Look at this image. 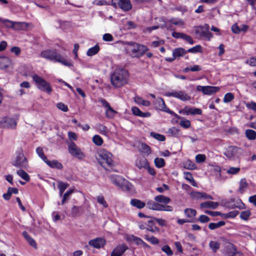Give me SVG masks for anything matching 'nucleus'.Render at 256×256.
<instances>
[{
    "label": "nucleus",
    "mask_w": 256,
    "mask_h": 256,
    "mask_svg": "<svg viewBox=\"0 0 256 256\" xmlns=\"http://www.w3.org/2000/svg\"><path fill=\"white\" fill-rule=\"evenodd\" d=\"M128 79V72L122 66H116L110 74V82L115 88L124 86L127 84Z\"/></svg>",
    "instance_id": "1"
},
{
    "label": "nucleus",
    "mask_w": 256,
    "mask_h": 256,
    "mask_svg": "<svg viewBox=\"0 0 256 256\" xmlns=\"http://www.w3.org/2000/svg\"><path fill=\"white\" fill-rule=\"evenodd\" d=\"M96 158L99 164L107 170H110L114 166L112 154L106 150H100Z\"/></svg>",
    "instance_id": "2"
},
{
    "label": "nucleus",
    "mask_w": 256,
    "mask_h": 256,
    "mask_svg": "<svg viewBox=\"0 0 256 256\" xmlns=\"http://www.w3.org/2000/svg\"><path fill=\"white\" fill-rule=\"evenodd\" d=\"M41 56L55 62L69 64L66 58L60 54L56 50L48 49L44 50L41 52Z\"/></svg>",
    "instance_id": "3"
},
{
    "label": "nucleus",
    "mask_w": 256,
    "mask_h": 256,
    "mask_svg": "<svg viewBox=\"0 0 256 256\" xmlns=\"http://www.w3.org/2000/svg\"><path fill=\"white\" fill-rule=\"evenodd\" d=\"M242 154V150L234 146H228L224 152V154L230 160L238 158Z\"/></svg>",
    "instance_id": "4"
},
{
    "label": "nucleus",
    "mask_w": 256,
    "mask_h": 256,
    "mask_svg": "<svg viewBox=\"0 0 256 256\" xmlns=\"http://www.w3.org/2000/svg\"><path fill=\"white\" fill-rule=\"evenodd\" d=\"M209 25L208 24L196 26L194 27L195 34L200 38H203L210 40L212 37V34L209 31Z\"/></svg>",
    "instance_id": "5"
},
{
    "label": "nucleus",
    "mask_w": 256,
    "mask_h": 256,
    "mask_svg": "<svg viewBox=\"0 0 256 256\" xmlns=\"http://www.w3.org/2000/svg\"><path fill=\"white\" fill-rule=\"evenodd\" d=\"M32 78L40 90L48 94H50L52 92V88L50 84L42 77L34 74Z\"/></svg>",
    "instance_id": "6"
},
{
    "label": "nucleus",
    "mask_w": 256,
    "mask_h": 256,
    "mask_svg": "<svg viewBox=\"0 0 256 256\" xmlns=\"http://www.w3.org/2000/svg\"><path fill=\"white\" fill-rule=\"evenodd\" d=\"M68 150L69 153L72 156L76 158L79 160H83L86 157L85 154L74 142H71L69 144L68 146Z\"/></svg>",
    "instance_id": "7"
},
{
    "label": "nucleus",
    "mask_w": 256,
    "mask_h": 256,
    "mask_svg": "<svg viewBox=\"0 0 256 256\" xmlns=\"http://www.w3.org/2000/svg\"><path fill=\"white\" fill-rule=\"evenodd\" d=\"M12 164L16 167L24 169H26L28 166L27 159L22 152H20L17 154L16 159L12 161Z\"/></svg>",
    "instance_id": "8"
},
{
    "label": "nucleus",
    "mask_w": 256,
    "mask_h": 256,
    "mask_svg": "<svg viewBox=\"0 0 256 256\" xmlns=\"http://www.w3.org/2000/svg\"><path fill=\"white\" fill-rule=\"evenodd\" d=\"M16 124V120L10 117H4L0 120V128H3L15 129Z\"/></svg>",
    "instance_id": "9"
},
{
    "label": "nucleus",
    "mask_w": 256,
    "mask_h": 256,
    "mask_svg": "<svg viewBox=\"0 0 256 256\" xmlns=\"http://www.w3.org/2000/svg\"><path fill=\"white\" fill-rule=\"evenodd\" d=\"M165 96L169 97H174L182 101H186L190 100V96L185 92L182 90H172L170 92H167L165 94Z\"/></svg>",
    "instance_id": "10"
},
{
    "label": "nucleus",
    "mask_w": 256,
    "mask_h": 256,
    "mask_svg": "<svg viewBox=\"0 0 256 256\" xmlns=\"http://www.w3.org/2000/svg\"><path fill=\"white\" fill-rule=\"evenodd\" d=\"M148 50V48L146 46L134 43L132 44V52L134 56L139 57L142 56Z\"/></svg>",
    "instance_id": "11"
},
{
    "label": "nucleus",
    "mask_w": 256,
    "mask_h": 256,
    "mask_svg": "<svg viewBox=\"0 0 256 256\" xmlns=\"http://www.w3.org/2000/svg\"><path fill=\"white\" fill-rule=\"evenodd\" d=\"M102 106L106 108V116L108 118H114L115 114H117V112L114 110L110 106L109 103L104 99L100 98L98 100Z\"/></svg>",
    "instance_id": "12"
},
{
    "label": "nucleus",
    "mask_w": 256,
    "mask_h": 256,
    "mask_svg": "<svg viewBox=\"0 0 256 256\" xmlns=\"http://www.w3.org/2000/svg\"><path fill=\"white\" fill-rule=\"evenodd\" d=\"M196 89L204 94L210 95L218 92L220 88L218 86H198Z\"/></svg>",
    "instance_id": "13"
},
{
    "label": "nucleus",
    "mask_w": 256,
    "mask_h": 256,
    "mask_svg": "<svg viewBox=\"0 0 256 256\" xmlns=\"http://www.w3.org/2000/svg\"><path fill=\"white\" fill-rule=\"evenodd\" d=\"M179 112L180 114H184L186 115L189 114H202V110L200 108H192L190 106H185L184 108L182 110H180Z\"/></svg>",
    "instance_id": "14"
},
{
    "label": "nucleus",
    "mask_w": 256,
    "mask_h": 256,
    "mask_svg": "<svg viewBox=\"0 0 256 256\" xmlns=\"http://www.w3.org/2000/svg\"><path fill=\"white\" fill-rule=\"evenodd\" d=\"M186 52V50L182 48H175L172 52V58H166V60L168 62H172L174 59L184 56Z\"/></svg>",
    "instance_id": "15"
},
{
    "label": "nucleus",
    "mask_w": 256,
    "mask_h": 256,
    "mask_svg": "<svg viewBox=\"0 0 256 256\" xmlns=\"http://www.w3.org/2000/svg\"><path fill=\"white\" fill-rule=\"evenodd\" d=\"M128 248L126 244L118 245L113 250L110 256H122Z\"/></svg>",
    "instance_id": "16"
},
{
    "label": "nucleus",
    "mask_w": 256,
    "mask_h": 256,
    "mask_svg": "<svg viewBox=\"0 0 256 256\" xmlns=\"http://www.w3.org/2000/svg\"><path fill=\"white\" fill-rule=\"evenodd\" d=\"M88 244L94 248H100L106 244V241L104 238H97L90 240L88 242Z\"/></svg>",
    "instance_id": "17"
},
{
    "label": "nucleus",
    "mask_w": 256,
    "mask_h": 256,
    "mask_svg": "<svg viewBox=\"0 0 256 256\" xmlns=\"http://www.w3.org/2000/svg\"><path fill=\"white\" fill-rule=\"evenodd\" d=\"M226 254L228 256H244L242 252L237 251L236 246L232 244L227 246Z\"/></svg>",
    "instance_id": "18"
},
{
    "label": "nucleus",
    "mask_w": 256,
    "mask_h": 256,
    "mask_svg": "<svg viewBox=\"0 0 256 256\" xmlns=\"http://www.w3.org/2000/svg\"><path fill=\"white\" fill-rule=\"evenodd\" d=\"M84 206H73L71 208L70 215L72 217H76L80 216L84 212Z\"/></svg>",
    "instance_id": "19"
},
{
    "label": "nucleus",
    "mask_w": 256,
    "mask_h": 256,
    "mask_svg": "<svg viewBox=\"0 0 256 256\" xmlns=\"http://www.w3.org/2000/svg\"><path fill=\"white\" fill-rule=\"evenodd\" d=\"M110 180L113 184L118 187H122V182H124V180L121 176L116 175L111 176H110Z\"/></svg>",
    "instance_id": "20"
},
{
    "label": "nucleus",
    "mask_w": 256,
    "mask_h": 256,
    "mask_svg": "<svg viewBox=\"0 0 256 256\" xmlns=\"http://www.w3.org/2000/svg\"><path fill=\"white\" fill-rule=\"evenodd\" d=\"M132 114L136 116L142 118H148L150 116V113L149 112H143L138 108L134 106L132 108Z\"/></svg>",
    "instance_id": "21"
},
{
    "label": "nucleus",
    "mask_w": 256,
    "mask_h": 256,
    "mask_svg": "<svg viewBox=\"0 0 256 256\" xmlns=\"http://www.w3.org/2000/svg\"><path fill=\"white\" fill-rule=\"evenodd\" d=\"M44 162L50 168H57L58 170H62L63 168L62 164L56 160H52V161L46 159Z\"/></svg>",
    "instance_id": "22"
},
{
    "label": "nucleus",
    "mask_w": 256,
    "mask_h": 256,
    "mask_svg": "<svg viewBox=\"0 0 256 256\" xmlns=\"http://www.w3.org/2000/svg\"><path fill=\"white\" fill-rule=\"evenodd\" d=\"M136 166L139 168H146L148 167V162L145 158H140L138 159L136 162Z\"/></svg>",
    "instance_id": "23"
},
{
    "label": "nucleus",
    "mask_w": 256,
    "mask_h": 256,
    "mask_svg": "<svg viewBox=\"0 0 256 256\" xmlns=\"http://www.w3.org/2000/svg\"><path fill=\"white\" fill-rule=\"evenodd\" d=\"M154 103L155 108L158 110L164 111L166 108L164 100L162 98H158Z\"/></svg>",
    "instance_id": "24"
},
{
    "label": "nucleus",
    "mask_w": 256,
    "mask_h": 256,
    "mask_svg": "<svg viewBox=\"0 0 256 256\" xmlns=\"http://www.w3.org/2000/svg\"><path fill=\"white\" fill-rule=\"evenodd\" d=\"M29 24L26 22H14L12 28L14 30H24L28 26Z\"/></svg>",
    "instance_id": "25"
},
{
    "label": "nucleus",
    "mask_w": 256,
    "mask_h": 256,
    "mask_svg": "<svg viewBox=\"0 0 256 256\" xmlns=\"http://www.w3.org/2000/svg\"><path fill=\"white\" fill-rule=\"evenodd\" d=\"M219 206V204L218 202H202L200 204V208H212V209H216Z\"/></svg>",
    "instance_id": "26"
},
{
    "label": "nucleus",
    "mask_w": 256,
    "mask_h": 256,
    "mask_svg": "<svg viewBox=\"0 0 256 256\" xmlns=\"http://www.w3.org/2000/svg\"><path fill=\"white\" fill-rule=\"evenodd\" d=\"M130 204L140 209L144 207L146 204L138 199H132L130 200Z\"/></svg>",
    "instance_id": "27"
},
{
    "label": "nucleus",
    "mask_w": 256,
    "mask_h": 256,
    "mask_svg": "<svg viewBox=\"0 0 256 256\" xmlns=\"http://www.w3.org/2000/svg\"><path fill=\"white\" fill-rule=\"evenodd\" d=\"M126 240L130 242H134L138 246H141L142 240L137 236L134 235H130L126 237Z\"/></svg>",
    "instance_id": "28"
},
{
    "label": "nucleus",
    "mask_w": 256,
    "mask_h": 256,
    "mask_svg": "<svg viewBox=\"0 0 256 256\" xmlns=\"http://www.w3.org/2000/svg\"><path fill=\"white\" fill-rule=\"evenodd\" d=\"M154 200L158 202L164 203V204H168L170 200L169 198L164 195L157 196L154 198Z\"/></svg>",
    "instance_id": "29"
},
{
    "label": "nucleus",
    "mask_w": 256,
    "mask_h": 256,
    "mask_svg": "<svg viewBox=\"0 0 256 256\" xmlns=\"http://www.w3.org/2000/svg\"><path fill=\"white\" fill-rule=\"evenodd\" d=\"M22 234L28 244L34 248H36V244L35 240L30 236L26 232H24Z\"/></svg>",
    "instance_id": "30"
},
{
    "label": "nucleus",
    "mask_w": 256,
    "mask_h": 256,
    "mask_svg": "<svg viewBox=\"0 0 256 256\" xmlns=\"http://www.w3.org/2000/svg\"><path fill=\"white\" fill-rule=\"evenodd\" d=\"M146 229L152 232H159L160 231L159 228L154 226V222L152 220L148 221V226Z\"/></svg>",
    "instance_id": "31"
},
{
    "label": "nucleus",
    "mask_w": 256,
    "mask_h": 256,
    "mask_svg": "<svg viewBox=\"0 0 256 256\" xmlns=\"http://www.w3.org/2000/svg\"><path fill=\"white\" fill-rule=\"evenodd\" d=\"M16 174L18 176H20L26 182L30 181V177L29 175L22 168L18 170L16 172Z\"/></svg>",
    "instance_id": "32"
},
{
    "label": "nucleus",
    "mask_w": 256,
    "mask_h": 256,
    "mask_svg": "<svg viewBox=\"0 0 256 256\" xmlns=\"http://www.w3.org/2000/svg\"><path fill=\"white\" fill-rule=\"evenodd\" d=\"M226 222L224 221H220L217 223L212 222L209 224L208 228L211 230H214L224 226Z\"/></svg>",
    "instance_id": "33"
},
{
    "label": "nucleus",
    "mask_w": 256,
    "mask_h": 256,
    "mask_svg": "<svg viewBox=\"0 0 256 256\" xmlns=\"http://www.w3.org/2000/svg\"><path fill=\"white\" fill-rule=\"evenodd\" d=\"M100 50V47L98 44L89 48L87 51L86 54L88 56H92L96 54Z\"/></svg>",
    "instance_id": "34"
},
{
    "label": "nucleus",
    "mask_w": 256,
    "mask_h": 256,
    "mask_svg": "<svg viewBox=\"0 0 256 256\" xmlns=\"http://www.w3.org/2000/svg\"><path fill=\"white\" fill-rule=\"evenodd\" d=\"M246 138L250 140H254L256 138V132L252 130L248 129L246 130Z\"/></svg>",
    "instance_id": "35"
},
{
    "label": "nucleus",
    "mask_w": 256,
    "mask_h": 256,
    "mask_svg": "<svg viewBox=\"0 0 256 256\" xmlns=\"http://www.w3.org/2000/svg\"><path fill=\"white\" fill-rule=\"evenodd\" d=\"M135 102L138 104H142V106H148L150 105V102L142 98L139 96H136L134 98Z\"/></svg>",
    "instance_id": "36"
},
{
    "label": "nucleus",
    "mask_w": 256,
    "mask_h": 256,
    "mask_svg": "<svg viewBox=\"0 0 256 256\" xmlns=\"http://www.w3.org/2000/svg\"><path fill=\"white\" fill-rule=\"evenodd\" d=\"M209 246L214 252H216L220 248V244L216 241L212 240L209 243Z\"/></svg>",
    "instance_id": "37"
},
{
    "label": "nucleus",
    "mask_w": 256,
    "mask_h": 256,
    "mask_svg": "<svg viewBox=\"0 0 256 256\" xmlns=\"http://www.w3.org/2000/svg\"><path fill=\"white\" fill-rule=\"evenodd\" d=\"M248 187V184L245 178L242 179L240 182L238 191L240 194H243Z\"/></svg>",
    "instance_id": "38"
},
{
    "label": "nucleus",
    "mask_w": 256,
    "mask_h": 256,
    "mask_svg": "<svg viewBox=\"0 0 256 256\" xmlns=\"http://www.w3.org/2000/svg\"><path fill=\"white\" fill-rule=\"evenodd\" d=\"M184 214L189 218H194L196 214V211L192 208H186L184 210Z\"/></svg>",
    "instance_id": "39"
},
{
    "label": "nucleus",
    "mask_w": 256,
    "mask_h": 256,
    "mask_svg": "<svg viewBox=\"0 0 256 256\" xmlns=\"http://www.w3.org/2000/svg\"><path fill=\"white\" fill-rule=\"evenodd\" d=\"M140 150L142 152L148 155L151 152V150L150 147L144 143H142L140 146Z\"/></svg>",
    "instance_id": "40"
},
{
    "label": "nucleus",
    "mask_w": 256,
    "mask_h": 256,
    "mask_svg": "<svg viewBox=\"0 0 256 256\" xmlns=\"http://www.w3.org/2000/svg\"><path fill=\"white\" fill-rule=\"evenodd\" d=\"M154 164L158 168H161L165 166V162L164 158H156L154 159Z\"/></svg>",
    "instance_id": "41"
},
{
    "label": "nucleus",
    "mask_w": 256,
    "mask_h": 256,
    "mask_svg": "<svg viewBox=\"0 0 256 256\" xmlns=\"http://www.w3.org/2000/svg\"><path fill=\"white\" fill-rule=\"evenodd\" d=\"M144 238L148 242L152 244H158L160 242L158 239L153 236H149L148 235L146 234L144 236Z\"/></svg>",
    "instance_id": "42"
},
{
    "label": "nucleus",
    "mask_w": 256,
    "mask_h": 256,
    "mask_svg": "<svg viewBox=\"0 0 256 256\" xmlns=\"http://www.w3.org/2000/svg\"><path fill=\"white\" fill-rule=\"evenodd\" d=\"M92 141L94 143L96 146H100L103 143V140L98 135H95L92 138Z\"/></svg>",
    "instance_id": "43"
},
{
    "label": "nucleus",
    "mask_w": 256,
    "mask_h": 256,
    "mask_svg": "<svg viewBox=\"0 0 256 256\" xmlns=\"http://www.w3.org/2000/svg\"><path fill=\"white\" fill-rule=\"evenodd\" d=\"M169 22L171 24H173L176 26H182L184 25V23L182 20L172 18L170 20Z\"/></svg>",
    "instance_id": "44"
},
{
    "label": "nucleus",
    "mask_w": 256,
    "mask_h": 256,
    "mask_svg": "<svg viewBox=\"0 0 256 256\" xmlns=\"http://www.w3.org/2000/svg\"><path fill=\"white\" fill-rule=\"evenodd\" d=\"M184 167L187 169L194 170L196 168V166L195 164L191 160H188L184 162Z\"/></svg>",
    "instance_id": "45"
},
{
    "label": "nucleus",
    "mask_w": 256,
    "mask_h": 256,
    "mask_svg": "<svg viewBox=\"0 0 256 256\" xmlns=\"http://www.w3.org/2000/svg\"><path fill=\"white\" fill-rule=\"evenodd\" d=\"M150 136L154 138H156L160 142H163V141L165 140H166V138L164 135H162V134H157V133H155L154 132H150Z\"/></svg>",
    "instance_id": "46"
},
{
    "label": "nucleus",
    "mask_w": 256,
    "mask_h": 256,
    "mask_svg": "<svg viewBox=\"0 0 256 256\" xmlns=\"http://www.w3.org/2000/svg\"><path fill=\"white\" fill-rule=\"evenodd\" d=\"M240 171V168L238 167H230L226 170V173L230 174H236Z\"/></svg>",
    "instance_id": "47"
},
{
    "label": "nucleus",
    "mask_w": 256,
    "mask_h": 256,
    "mask_svg": "<svg viewBox=\"0 0 256 256\" xmlns=\"http://www.w3.org/2000/svg\"><path fill=\"white\" fill-rule=\"evenodd\" d=\"M0 21L3 23L6 28H12L14 22L8 20L2 19L1 18H0Z\"/></svg>",
    "instance_id": "48"
},
{
    "label": "nucleus",
    "mask_w": 256,
    "mask_h": 256,
    "mask_svg": "<svg viewBox=\"0 0 256 256\" xmlns=\"http://www.w3.org/2000/svg\"><path fill=\"white\" fill-rule=\"evenodd\" d=\"M234 98V94L231 92L226 94L224 98V102L228 103L231 102Z\"/></svg>",
    "instance_id": "49"
},
{
    "label": "nucleus",
    "mask_w": 256,
    "mask_h": 256,
    "mask_svg": "<svg viewBox=\"0 0 256 256\" xmlns=\"http://www.w3.org/2000/svg\"><path fill=\"white\" fill-rule=\"evenodd\" d=\"M36 152L38 156L44 162L46 160L47 158L44 156L42 148L38 147L36 149Z\"/></svg>",
    "instance_id": "50"
},
{
    "label": "nucleus",
    "mask_w": 256,
    "mask_h": 256,
    "mask_svg": "<svg viewBox=\"0 0 256 256\" xmlns=\"http://www.w3.org/2000/svg\"><path fill=\"white\" fill-rule=\"evenodd\" d=\"M190 197L194 200H200L202 199V192H192L190 193Z\"/></svg>",
    "instance_id": "51"
},
{
    "label": "nucleus",
    "mask_w": 256,
    "mask_h": 256,
    "mask_svg": "<svg viewBox=\"0 0 256 256\" xmlns=\"http://www.w3.org/2000/svg\"><path fill=\"white\" fill-rule=\"evenodd\" d=\"M97 202L100 204H102L104 208H107L108 204L106 202L105 200L104 197L102 196H98L96 198Z\"/></svg>",
    "instance_id": "52"
},
{
    "label": "nucleus",
    "mask_w": 256,
    "mask_h": 256,
    "mask_svg": "<svg viewBox=\"0 0 256 256\" xmlns=\"http://www.w3.org/2000/svg\"><path fill=\"white\" fill-rule=\"evenodd\" d=\"M206 156L204 154H198L196 156V161L198 163H202L206 160Z\"/></svg>",
    "instance_id": "53"
},
{
    "label": "nucleus",
    "mask_w": 256,
    "mask_h": 256,
    "mask_svg": "<svg viewBox=\"0 0 256 256\" xmlns=\"http://www.w3.org/2000/svg\"><path fill=\"white\" fill-rule=\"evenodd\" d=\"M162 250L168 256H170L173 254V252L170 249V247L168 245H165L163 246L162 248Z\"/></svg>",
    "instance_id": "54"
},
{
    "label": "nucleus",
    "mask_w": 256,
    "mask_h": 256,
    "mask_svg": "<svg viewBox=\"0 0 256 256\" xmlns=\"http://www.w3.org/2000/svg\"><path fill=\"white\" fill-rule=\"evenodd\" d=\"M158 205V203H156L152 200L148 202L146 204V206L148 208L152 209V210H156Z\"/></svg>",
    "instance_id": "55"
},
{
    "label": "nucleus",
    "mask_w": 256,
    "mask_h": 256,
    "mask_svg": "<svg viewBox=\"0 0 256 256\" xmlns=\"http://www.w3.org/2000/svg\"><path fill=\"white\" fill-rule=\"evenodd\" d=\"M180 125L185 128H188L190 126V122L188 120H182L180 122Z\"/></svg>",
    "instance_id": "56"
},
{
    "label": "nucleus",
    "mask_w": 256,
    "mask_h": 256,
    "mask_svg": "<svg viewBox=\"0 0 256 256\" xmlns=\"http://www.w3.org/2000/svg\"><path fill=\"white\" fill-rule=\"evenodd\" d=\"M188 52L196 53L198 52H202V46L200 45H197L188 50Z\"/></svg>",
    "instance_id": "57"
},
{
    "label": "nucleus",
    "mask_w": 256,
    "mask_h": 256,
    "mask_svg": "<svg viewBox=\"0 0 256 256\" xmlns=\"http://www.w3.org/2000/svg\"><path fill=\"white\" fill-rule=\"evenodd\" d=\"M97 128L100 132L103 134H106L108 132L106 127L101 124H98L97 126Z\"/></svg>",
    "instance_id": "58"
},
{
    "label": "nucleus",
    "mask_w": 256,
    "mask_h": 256,
    "mask_svg": "<svg viewBox=\"0 0 256 256\" xmlns=\"http://www.w3.org/2000/svg\"><path fill=\"white\" fill-rule=\"evenodd\" d=\"M74 192L72 190H69L64 194L62 204H63L68 199L70 196Z\"/></svg>",
    "instance_id": "59"
},
{
    "label": "nucleus",
    "mask_w": 256,
    "mask_h": 256,
    "mask_svg": "<svg viewBox=\"0 0 256 256\" xmlns=\"http://www.w3.org/2000/svg\"><path fill=\"white\" fill-rule=\"evenodd\" d=\"M250 214V210H245L241 212L240 216L242 219L247 220Z\"/></svg>",
    "instance_id": "60"
},
{
    "label": "nucleus",
    "mask_w": 256,
    "mask_h": 256,
    "mask_svg": "<svg viewBox=\"0 0 256 256\" xmlns=\"http://www.w3.org/2000/svg\"><path fill=\"white\" fill-rule=\"evenodd\" d=\"M182 40L188 42V44H192L194 43V41L190 36L187 35L186 34H184V36H182Z\"/></svg>",
    "instance_id": "61"
},
{
    "label": "nucleus",
    "mask_w": 256,
    "mask_h": 256,
    "mask_svg": "<svg viewBox=\"0 0 256 256\" xmlns=\"http://www.w3.org/2000/svg\"><path fill=\"white\" fill-rule=\"evenodd\" d=\"M102 39L106 42H112L114 40V38L110 34H105L103 35Z\"/></svg>",
    "instance_id": "62"
},
{
    "label": "nucleus",
    "mask_w": 256,
    "mask_h": 256,
    "mask_svg": "<svg viewBox=\"0 0 256 256\" xmlns=\"http://www.w3.org/2000/svg\"><path fill=\"white\" fill-rule=\"evenodd\" d=\"M198 220L202 223L207 222L210 220V218L206 215H201L199 218Z\"/></svg>",
    "instance_id": "63"
},
{
    "label": "nucleus",
    "mask_w": 256,
    "mask_h": 256,
    "mask_svg": "<svg viewBox=\"0 0 256 256\" xmlns=\"http://www.w3.org/2000/svg\"><path fill=\"white\" fill-rule=\"evenodd\" d=\"M246 107L250 110L256 112V103L254 102H251L250 103L246 104Z\"/></svg>",
    "instance_id": "64"
}]
</instances>
